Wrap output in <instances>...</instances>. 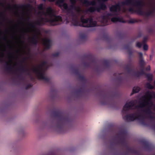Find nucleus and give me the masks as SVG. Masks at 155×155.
I'll return each mask as SVG.
<instances>
[{
    "instance_id": "nucleus-62",
    "label": "nucleus",
    "mask_w": 155,
    "mask_h": 155,
    "mask_svg": "<svg viewBox=\"0 0 155 155\" xmlns=\"http://www.w3.org/2000/svg\"><path fill=\"white\" fill-rule=\"evenodd\" d=\"M11 8V7L10 6V5H9V6L8 7H7V8L8 9H10Z\"/></svg>"
},
{
    "instance_id": "nucleus-17",
    "label": "nucleus",
    "mask_w": 155,
    "mask_h": 155,
    "mask_svg": "<svg viewBox=\"0 0 155 155\" xmlns=\"http://www.w3.org/2000/svg\"><path fill=\"white\" fill-rule=\"evenodd\" d=\"M42 42L44 45L47 49H49L51 48V41L50 39L47 38H45L43 39Z\"/></svg>"
},
{
    "instance_id": "nucleus-58",
    "label": "nucleus",
    "mask_w": 155,
    "mask_h": 155,
    "mask_svg": "<svg viewBox=\"0 0 155 155\" xmlns=\"http://www.w3.org/2000/svg\"><path fill=\"white\" fill-rule=\"evenodd\" d=\"M3 40L5 41H7V40L6 38L5 37H3L2 38Z\"/></svg>"
},
{
    "instance_id": "nucleus-46",
    "label": "nucleus",
    "mask_w": 155,
    "mask_h": 155,
    "mask_svg": "<svg viewBox=\"0 0 155 155\" xmlns=\"http://www.w3.org/2000/svg\"><path fill=\"white\" fill-rule=\"evenodd\" d=\"M142 46V44L140 42H137L136 43V46L138 48H140Z\"/></svg>"
},
{
    "instance_id": "nucleus-50",
    "label": "nucleus",
    "mask_w": 155,
    "mask_h": 155,
    "mask_svg": "<svg viewBox=\"0 0 155 155\" xmlns=\"http://www.w3.org/2000/svg\"><path fill=\"white\" fill-rule=\"evenodd\" d=\"M147 31L149 33H152L153 32V30L152 28H149L147 29Z\"/></svg>"
},
{
    "instance_id": "nucleus-26",
    "label": "nucleus",
    "mask_w": 155,
    "mask_h": 155,
    "mask_svg": "<svg viewBox=\"0 0 155 155\" xmlns=\"http://www.w3.org/2000/svg\"><path fill=\"white\" fill-rule=\"evenodd\" d=\"M140 88L139 87H134L133 88L131 95H132L138 92L140 90Z\"/></svg>"
},
{
    "instance_id": "nucleus-9",
    "label": "nucleus",
    "mask_w": 155,
    "mask_h": 155,
    "mask_svg": "<svg viewBox=\"0 0 155 155\" xmlns=\"http://www.w3.org/2000/svg\"><path fill=\"white\" fill-rule=\"evenodd\" d=\"M134 0H125L121 2L122 5H132L135 6L140 7L141 5V1Z\"/></svg>"
},
{
    "instance_id": "nucleus-32",
    "label": "nucleus",
    "mask_w": 155,
    "mask_h": 155,
    "mask_svg": "<svg viewBox=\"0 0 155 155\" xmlns=\"http://www.w3.org/2000/svg\"><path fill=\"white\" fill-rule=\"evenodd\" d=\"M17 78L20 81H21L23 82L25 81V78L22 76L21 74L17 75Z\"/></svg>"
},
{
    "instance_id": "nucleus-13",
    "label": "nucleus",
    "mask_w": 155,
    "mask_h": 155,
    "mask_svg": "<svg viewBox=\"0 0 155 155\" xmlns=\"http://www.w3.org/2000/svg\"><path fill=\"white\" fill-rule=\"evenodd\" d=\"M72 71L74 74L78 76L79 80L84 82L86 81V79L85 77L81 74L79 69L77 68L74 67Z\"/></svg>"
},
{
    "instance_id": "nucleus-52",
    "label": "nucleus",
    "mask_w": 155,
    "mask_h": 155,
    "mask_svg": "<svg viewBox=\"0 0 155 155\" xmlns=\"http://www.w3.org/2000/svg\"><path fill=\"white\" fill-rule=\"evenodd\" d=\"M147 37H144L143 40V41H142V43L143 44H145L146 42L147 41Z\"/></svg>"
},
{
    "instance_id": "nucleus-54",
    "label": "nucleus",
    "mask_w": 155,
    "mask_h": 155,
    "mask_svg": "<svg viewBox=\"0 0 155 155\" xmlns=\"http://www.w3.org/2000/svg\"><path fill=\"white\" fill-rule=\"evenodd\" d=\"M0 57L1 58H2L4 56V54L3 52H0Z\"/></svg>"
},
{
    "instance_id": "nucleus-11",
    "label": "nucleus",
    "mask_w": 155,
    "mask_h": 155,
    "mask_svg": "<svg viewBox=\"0 0 155 155\" xmlns=\"http://www.w3.org/2000/svg\"><path fill=\"white\" fill-rule=\"evenodd\" d=\"M26 60V58H24L23 60L21 61L20 62L21 64L19 67L18 70L20 71L25 73L28 75L30 76L31 79L32 81H34L35 80V79L34 78L31 76V74L28 68H25L24 66L22 64Z\"/></svg>"
},
{
    "instance_id": "nucleus-22",
    "label": "nucleus",
    "mask_w": 155,
    "mask_h": 155,
    "mask_svg": "<svg viewBox=\"0 0 155 155\" xmlns=\"http://www.w3.org/2000/svg\"><path fill=\"white\" fill-rule=\"evenodd\" d=\"M29 39L31 40V42L35 45H37L38 43V41L36 35H34L31 38H30Z\"/></svg>"
},
{
    "instance_id": "nucleus-27",
    "label": "nucleus",
    "mask_w": 155,
    "mask_h": 155,
    "mask_svg": "<svg viewBox=\"0 0 155 155\" xmlns=\"http://www.w3.org/2000/svg\"><path fill=\"white\" fill-rule=\"evenodd\" d=\"M125 69L128 73H130L132 70L131 67V65L130 64H128L126 65L125 67Z\"/></svg>"
},
{
    "instance_id": "nucleus-19",
    "label": "nucleus",
    "mask_w": 155,
    "mask_h": 155,
    "mask_svg": "<svg viewBox=\"0 0 155 155\" xmlns=\"http://www.w3.org/2000/svg\"><path fill=\"white\" fill-rule=\"evenodd\" d=\"M143 3L141 1V5L140 7L136 6L138 8V9L136 10L135 12L138 14L142 15H145V12H143L141 9L143 6Z\"/></svg>"
},
{
    "instance_id": "nucleus-5",
    "label": "nucleus",
    "mask_w": 155,
    "mask_h": 155,
    "mask_svg": "<svg viewBox=\"0 0 155 155\" xmlns=\"http://www.w3.org/2000/svg\"><path fill=\"white\" fill-rule=\"evenodd\" d=\"M47 64L46 61H44L41 64L38 65V68L34 67L32 68V70L36 74L38 79L43 80L48 82L49 81V79L48 78L45 77V72L43 69V67L46 65Z\"/></svg>"
},
{
    "instance_id": "nucleus-35",
    "label": "nucleus",
    "mask_w": 155,
    "mask_h": 155,
    "mask_svg": "<svg viewBox=\"0 0 155 155\" xmlns=\"http://www.w3.org/2000/svg\"><path fill=\"white\" fill-rule=\"evenodd\" d=\"M87 11L90 12H93L95 11V7H90L88 9Z\"/></svg>"
},
{
    "instance_id": "nucleus-53",
    "label": "nucleus",
    "mask_w": 155,
    "mask_h": 155,
    "mask_svg": "<svg viewBox=\"0 0 155 155\" xmlns=\"http://www.w3.org/2000/svg\"><path fill=\"white\" fill-rule=\"evenodd\" d=\"M70 2L71 4H76V0H70Z\"/></svg>"
},
{
    "instance_id": "nucleus-51",
    "label": "nucleus",
    "mask_w": 155,
    "mask_h": 155,
    "mask_svg": "<svg viewBox=\"0 0 155 155\" xmlns=\"http://www.w3.org/2000/svg\"><path fill=\"white\" fill-rule=\"evenodd\" d=\"M128 11L130 12H134V8L132 7L129 8L128 9Z\"/></svg>"
},
{
    "instance_id": "nucleus-59",
    "label": "nucleus",
    "mask_w": 155,
    "mask_h": 155,
    "mask_svg": "<svg viewBox=\"0 0 155 155\" xmlns=\"http://www.w3.org/2000/svg\"><path fill=\"white\" fill-rule=\"evenodd\" d=\"M108 0H99L100 1H102L103 2H104L106 1H107Z\"/></svg>"
},
{
    "instance_id": "nucleus-38",
    "label": "nucleus",
    "mask_w": 155,
    "mask_h": 155,
    "mask_svg": "<svg viewBox=\"0 0 155 155\" xmlns=\"http://www.w3.org/2000/svg\"><path fill=\"white\" fill-rule=\"evenodd\" d=\"M117 80L120 83H123L124 81V79L122 77H119L118 78Z\"/></svg>"
},
{
    "instance_id": "nucleus-28",
    "label": "nucleus",
    "mask_w": 155,
    "mask_h": 155,
    "mask_svg": "<svg viewBox=\"0 0 155 155\" xmlns=\"http://www.w3.org/2000/svg\"><path fill=\"white\" fill-rule=\"evenodd\" d=\"M125 69L128 73H130L132 70L131 67V65L130 64H128L126 65L125 67Z\"/></svg>"
},
{
    "instance_id": "nucleus-30",
    "label": "nucleus",
    "mask_w": 155,
    "mask_h": 155,
    "mask_svg": "<svg viewBox=\"0 0 155 155\" xmlns=\"http://www.w3.org/2000/svg\"><path fill=\"white\" fill-rule=\"evenodd\" d=\"M100 8L102 10H105L107 8V6L104 3H100L99 5Z\"/></svg>"
},
{
    "instance_id": "nucleus-48",
    "label": "nucleus",
    "mask_w": 155,
    "mask_h": 155,
    "mask_svg": "<svg viewBox=\"0 0 155 155\" xmlns=\"http://www.w3.org/2000/svg\"><path fill=\"white\" fill-rule=\"evenodd\" d=\"M59 55V53L57 52L52 54V56L54 57H57Z\"/></svg>"
},
{
    "instance_id": "nucleus-36",
    "label": "nucleus",
    "mask_w": 155,
    "mask_h": 155,
    "mask_svg": "<svg viewBox=\"0 0 155 155\" xmlns=\"http://www.w3.org/2000/svg\"><path fill=\"white\" fill-rule=\"evenodd\" d=\"M117 22H120L123 23H125L126 22V21L124 20L123 18H122L118 17H117Z\"/></svg>"
},
{
    "instance_id": "nucleus-29",
    "label": "nucleus",
    "mask_w": 155,
    "mask_h": 155,
    "mask_svg": "<svg viewBox=\"0 0 155 155\" xmlns=\"http://www.w3.org/2000/svg\"><path fill=\"white\" fill-rule=\"evenodd\" d=\"M146 75L148 81H151L152 80L153 76L152 74H146Z\"/></svg>"
},
{
    "instance_id": "nucleus-47",
    "label": "nucleus",
    "mask_w": 155,
    "mask_h": 155,
    "mask_svg": "<svg viewBox=\"0 0 155 155\" xmlns=\"http://www.w3.org/2000/svg\"><path fill=\"white\" fill-rule=\"evenodd\" d=\"M4 12H0V17L2 18L4 20L5 19V18L4 16Z\"/></svg>"
},
{
    "instance_id": "nucleus-20",
    "label": "nucleus",
    "mask_w": 155,
    "mask_h": 155,
    "mask_svg": "<svg viewBox=\"0 0 155 155\" xmlns=\"http://www.w3.org/2000/svg\"><path fill=\"white\" fill-rule=\"evenodd\" d=\"M15 8H28L31 7V5L30 4H27L25 5H15Z\"/></svg>"
},
{
    "instance_id": "nucleus-15",
    "label": "nucleus",
    "mask_w": 155,
    "mask_h": 155,
    "mask_svg": "<svg viewBox=\"0 0 155 155\" xmlns=\"http://www.w3.org/2000/svg\"><path fill=\"white\" fill-rule=\"evenodd\" d=\"M112 14L111 13H108L106 15H103L102 17V22L105 26L108 24V21L110 16H112Z\"/></svg>"
},
{
    "instance_id": "nucleus-40",
    "label": "nucleus",
    "mask_w": 155,
    "mask_h": 155,
    "mask_svg": "<svg viewBox=\"0 0 155 155\" xmlns=\"http://www.w3.org/2000/svg\"><path fill=\"white\" fill-rule=\"evenodd\" d=\"M83 64V65L86 67H89L90 66V63L88 62H84Z\"/></svg>"
},
{
    "instance_id": "nucleus-61",
    "label": "nucleus",
    "mask_w": 155,
    "mask_h": 155,
    "mask_svg": "<svg viewBox=\"0 0 155 155\" xmlns=\"http://www.w3.org/2000/svg\"><path fill=\"white\" fill-rule=\"evenodd\" d=\"M9 56L11 57H13V56L12 55V53H10V54H9Z\"/></svg>"
},
{
    "instance_id": "nucleus-10",
    "label": "nucleus",
    "mask_w": 155,
    "mask_h": 155,
    "mask_svg": "<svg viewBox=\"0 0 155 155\" xmlns=\"http://www.w3.org/2000/svg\"><path fill=\"white\" fill-rule=\"evenodd\" d=\"M138 54L139 55V64L140 70V72L142 75L146 74L144 71V67L146 63L143 58V54L141 52H138Z\"/></svg>"
},
{
    "instance_id": "nucleus-16",
    "label": "nucleus",
    "mask_w": 155,
    "mask_h": 155,
    "mask_svg": "<svg viewBox=\"0 0 155 155\" xmlns=\"http://www.w3.org/2000/svg\"><path fill=\"white\" fill-rule=\"evenodd\" d=\"M120 6L119 3H118L115 5H113L110 8V11L112 12H117L120 10Z\"/></svg>"
},
{
    "instance_id": "nucleus-24",
    "label": "nucleus",
    "mask_w": 155,
    "mask_h": 155,
    "mask_svg": "<svg viewBox=\"0 0 155 155\" xmlns=\"http://www.w3.org/2000/svg\"><path fill=\"white\" fill-rule=\"evenodd\" d=\"M155 7H153L152 10L145 13V15L147 17L152 15L155 13Z\"/></svg>"
},
{
    "instance_id": "nucleus-8",
    "label": "nucleus",
    "mask_w": 155,
    "mask_h": 155,
    "mask_svg": "<svg viewBox=\"0 0 155 155\" xmlns=\"http://www.w3.org/2000/svg\"><path fill=\"white\" fill-rule=\"evenodd\" d=\"M154 94L153 93H152L150 91H148L146 92L145 96H144L143 97L146 98L143 102L141 103L139 105V107H144L146 105H149L150 103L152 104L151 100L153 98L152 94Z\"/></svg>"
},
{
    "instance_id": "nucleus-21",
    "label": "nucleus",
    "mask_w": 155,
    "mask_h": 155,
    "mask_svg": "<svg viewBox=\"0 0 155 155\" xmlns=\"http://www.w3.org/2000/svg\"><path fill=\"white\" fill-rule=\"evenodd\" d=\"M85 57L92 63H96L97 61L94 56L91 54L86 55Z\"/></svg>"
},
{
    "instance_id": "nucleus-18",
    "label": "nucleus",
    "mask_w": 155,
    "mask_h": 155,
    "mask_svg": "<svg viewBox=\"0 0 155 155\" xmlns=\"http://www.w3.org/2000/svg\"><path fill=\"white\" fill-rule=\"evenodd\" d=\"M81 2L83 4L85 5H96V2L94 1L90 2L88 0H82Z\"/></svg>"
},
{
    "instance_id": "nucleus-49",
    "label": "nucleus",
    "mask_w": 155,
    "mask_h": 155,
    "mask_svg": "<svg viewBox=\"0 0 155 155\" xmlns=\"http://www.w3.org/2000/svg\"><path fill=\"white\" fill-rule=\"evenodd\" d=\"M95 11H97L98 12H100L101 10V9L100 8L99 6L98 7H95Z\"/></svg>"
},
{
    "instance_id": "nucleus-6",
    "label": "nucleus",
    "mask_w": 155,
    "mask_h": 155,
    "mask_svg": "<svg viewBox=\"0 0 155 155\" xmlns=\"http://www.w3.org/2000/svg\"><path fill=\"white\" fill-rule=\"evenodd\" d=\"M110 136H127V131L124 126L112 127L110 130Z\"/></svg>"
},
{
    "instance_id": "nucleus-39",
    "label": "nucleus",
    "mask_w": 155,
    "mask_h": 155,
    "mask_svg": "<svg viewBox=\"0 0 155 155\" xmlns=\"http://www.w3.org/2000/svg\"><path fill=\"white\" fill-rule=\"evenodd\" d=\"M38 8L39 10H42L44 9V8L43 6V5L42 4H40L38 7Z\"/></svg>"
},
{
    "instance_id": "nucleus-63",
    "label": "nucleus",
    "mask_w": 155,
    "mask_h": 155,
    "mask_svg": "<svg viewBox=\"0 0 155 155\" xmlns=\"http://www.w3.org/2000/svg\"><path fill=\"white\" fill-rule=\"evenodd\" d=\"M50 2H54L55 0H48Z\"/></svg>"
},
{
    "instance_id": "nucleus-33",
    "label": "nucleus",
    "mask_w": 155,
    "mask_h": 155,
    "mask_svg": "<svg viewBox=\"0 0 155 155\" xmlns=\"http://www.w3.org/2000/svg\"><path fill=\"white\" fill-rule=\"evenodd\" d=\"M80 38L82 40H85L86 39V36L85 34H81L80 35Z\"/></svg>"
},
{
    "instance_id": "nucleus-64",
    "label": "nucleus",
    "mask_w": 155,
    "mask_h": 155,
    "mask_svg": "<svg viewBox=\"0 0 155 155\" xmlns=\"http://www.w3.org/2000/svg\"><path fill=\"white\" fill-rule=\"evenodd\" d=\"M116 75V73H114V76H115Z\"/></svg>"
},
{
    "instance_id": "nucleus-7",
    "label": "nucleus",
    "mask_w": 155,
    "mask_h": 155,
    "mask_svg": "<svg viewBox=\"0 0 155 155\" xmlns=\"http://www.w3.org/2000/svg\"><path fill=\"white\" fill-rule=\"evenodd\" d=\"M99 94L103 100V101L101 102V104L102 105L108 104V103L107 101L111 100L112 99L111 93L106 90H100L99 92Z\"/></svg>"
},
{
    "instance_id": "nucleus-25",
    "label": "nucleus",
    "mask_w": 155,
    "mask_h": 155,
    "mask_svg": "<svg viewBox=\"0 0 155 155\" xmlns=\"http://www.w3.org/2000/svg\"><path fill=\"white\" fill-rule=\"evenodd\" d=\"M110 61L109 60H104L103 61V65L106 68H108L110 65Z\"/></svg>"
},
{
    "instance_id": "nucleus-2",
    "label": "nucleus",
    "mask_w": 155,
    "mask_h": 155,
    "mask_svg": "<svg viewBox=\"0 0 155 155\" xmlns=\"http://www.w3.org/2000/svg\"><path fill=\"white\" fill-rule=\"evenodd\" d=\"M42 13L45 17L48 16L50 18L41 17L40 21L38 20L35 22L30 23L29 26L34 28L35 31L36 30V25L41 26L48 22L51 26H55L60 24L62 21V17L60 16L55 15L54 10L51 7H48L46 12H43Z\"/></svg>"
},
{
    "instance_id": "nucleus-56",
    "label": "nucleus",
    "mask_w": 155,
    "mask_h": 155,
    "mask_svg": "<svg viewBox=\"0 0 155 155\" xmlns=\"http://www.w3.org/2000/svg\"><path fill=\"white\" fill-rule=\"evenodd\" d=\"M0 6L2 7H4L5 6L4 4L2 2H1V1H0Z\"/></svg>"
},
{
    "instance_id": "nucleus-12",
    "label": "nucleus",
    "mask_w": 155,
    "mask_h": 155,
    "mask_svg": "<svg viewBox=\"0 0 155 155\" xmlns=\"http://www.w3.org/2000/svg\"><path fill=\"white\" fill-rule=\"evenodd\" d=\"M64 0H57L55 2V5H58L61 9L63 8L64 9L68 11L70 9L69 8L68 5L66 3H64Z\"/></svg>"
},
{
    "instance_id": "nucleus-1",
    "label": "nucleus",
    "mask_w": 155,
    "mask_h": 155,
    "mask_svg": "<svg viewBox=\"0 0 155 155\" xmlns=\"http://www.w3.org/2000/svg\"><path fill=\"white\" fill-rule=\"evenodd\" d=\"M69 8L70 10L68 12L66 20L67 23L71 22L72 24L74 26H80L84 27L89 28L94 27L97 26V22L96 21L93 20L92 18L90 17L84 18L82 16L81 18V23L79 20V15L72 11L71 9H76L77 7L75 4H71Z\"/></svg>"
},
{
    "instance_id": "nucleus-55",
    "label": "nucleus",
    "mask_w": 155,
    "mask_h": 155,
    "mask_svg": "<svg viewBox=\"0 0 155 155\" xmlns=\"http://www.w3.org/2000/svg\"><path fill=\"white\" fill-rule=\"evenodd\" d=\"M150 65H148L146 68V70L147 71H150Z\"/></svg>"
},
{
    "instance_id": "nucleus-41",
    "label": "nucleus",
    "mask_w": 155,
    "mask_h": 155,
    "mask_svg": "<svg viewBox=\"0 0 155 155\" xmlns=\"http://www.w3.org/2000/svg\"><path fill=\"white\" fill-rule=\"evenodd\" d=\"M83 91V89L81 88H80V89L78 90L76 92L78 94H79L82 93Z\"/></svg>"
},
{
    "instance_id": "nucleus-31",
    "label": "nucleus",
    "mask_w": 155,
    "mask_h": 155,
    "mask_svg": "<svg viewBox=\"0 0 155 155\" xmlns=\"http://www.w3.org/2000/svg\"><path fill=\"white\" fill-rule=\"evenodd\" d=\"M124 48L128 50L129 54L131 55L132 54V52L130 49V46L129 45H127L125 46Z\"/></svg>"
},
{
    "instance_id": "nucleus-3",
    "label": "nucleus",
    "mask_w": 155,
    "mask_h": 155,
    "mask_svg": "<svg viewBox=\"0 0 155 155\" xmlns=\"http://www.w3.org/2000/svg\"><path fill=\"white\" fill-rule=\"evenodd\" d=\"M135 104V101L132 100L128 102H127L123 107L122 111V116L124 120L127 121H133L136 119L140 120L141 117L142 115L140 113H135L127 114L124 116V114H126L130 110L132 109V108Z\"/></svg>"
},
{
    "instance_id": "nucleus-42",
    "label": "nucleus",
    "mask_w": 155,
    "mask_h": 155,
    "mask_svg": "<svg viewBox=\"0 0 155 155\" xmlns=\"http://www.w3.org/2000/svg\"><path fill=\"white\" fill-rule=\"evenodd\" d=\"M137 22V21L136 20L131 19L129 20V23H134Z\"/></svg>"
},
{
    "instance_id": "nucleus-23",
    "label": "nucleus",
    "mask_w": 155,
    "mask_h": 155,
    "mask_svg": "<svg viewBox=\"0 0 155 155\" xmlns=\"http://www.w3.org/2000/svg\"><path fill=\"white\" fill-rule=\"evenodd\" d=\"M143 111L145 112L146 114L148 115L150 118L152 119H154L155 118V117L151 115L152 112L150 108H148L145 110H144Z\"/></svg>"
},
{
    "instance_id": "nucleus-37",
    "label": "nucleus",
    "mask_w": 155,
    "mask_h": 155,
    "mask_svg": "<svg viewBox=\"0 0 155 155\" xmlns=\"http://www.w3.org/2000/svg\"><path fill=\"white\" fill-rule=\"evenodd\" d=\"M134 75L136 77L138 78L142 75V74H141L140 72L137 71L134 72Z\"/></svg>"
},
{
    "instance_id": "nucleus-14",
    "label": "nucleus",
    "mask_w": 155,
    "mask_h": 155,
    "mask_svg": "<svg viewBox=\"0 0 155 155\" xmlns=\"http://www.w3.org/2000/svg\"><path fill=\"white\" fill-rule=\"evenodd\" d=\"M12 60H9L6 64L5 66V68L6 71L8 72H12L13 71L12 67Z\"/></svg>"
},
{
    "instance_id": "nucleus-43",
    "label": "nucleus",
    "mask_w": 155,
    "mask_h": 155,
    "mask_svg": "<svg viewBox=\"0 0 155 155\" xmlns=\"http://www.w3.org/2000/svg\"><path fill=\"white\" fill-rule=\"evenodd\" d=\"M117 17H114L111 18V21L114 22H117Z\"/></svg>"
},
{
    "instance_id": "nucleus-34",
    "label": "nucleus",
    "mask_w": 155,
    "mask_h": 155,
    "mask_svg": "<svg viewBox=\"0 0 155 155\" xmlns=\"http://www.w3.org/2000/svg\"><path fill=\"white\" fill-rule=\"evenodd\" d=\"M147 87L150 89H152L154 88V87L151 85L150 83H147L146 84Z\"/></svg>"
},
{
    "instance_id": "nucleus-57",
    "label": "nucleus",
    "mask_w": 155,
    "mask_h": 155,
    "mask_svg": "<svg viewBox=\"0 0 155 155\" xmlns=\"http://www.w3.org/2000/svg\"><path fill=\"white\" fill-rule=\"evenodd\" d=\"M30 18L29 17H28L26 19V20L27 21H30Z\"/></svg>"
},
{
    "instance_id": "nucleus-44",
    "label": "nucleus",
    "mask_w": 155,
    "mask_h": 155,
    "mask_svg": "<svg viewBox=\"0 0 155 155\" xmlns=\"http://www.w3.org/2000/svg\"><path fill=\"white\" fill-rule=\"evenodd\" d=\"M143 49L144 50L146 51L148 50V46L146 45V44H143Z\"/></svg>"
},
{
    "instance_id": "nucleus-45",
    "label": "nucleus",
    "mask_w": 155,
    "mask_h": 155,
    "mask_svg": "<svg viewBox=\"0 0 155 155\" xmlns=\"http://www.w3.org/2000/svg\"><path fill=\"white\" fill-rule=\"evenodd\" d=\"M32 86L33 85L32 84H29L26 86V87H25V89L26 90H27L28 88L32 87Z\"/></svg>"
},
{
    "instance_id": "nucleus-4",
    "label": "nucleus",
    "mask_w": 155,
    "mask_h": 155,
    "mask_svg": "<svg viewBox=\"0 0 155 155\" xmlns=\"http://www.w3.org/2000/svg\"><path fill=\"white\" fill-rule=\"evenodd\" d=\"M53 117L57 119V125L58 128H63L66 124L71 120L70 117L63 111L57 109L52 113Z\"/></svg>"
},
{
    "instance_id": "nucleus-60",
    "label": "nucleus",
    "mask_w": 155,
    "mask_h": 155,
    "mask_svg": "<svg viewBox=\"0 0 155 155\" xmlns=\"http://www.w3.org/2000/svg\"><path fill=\"white\" fill-rule=\"evenodd\" d=\"M120 34L122 36V37H124L125 36V34H124L120 33V34Z\"/></svg>"
}]
</instances>
